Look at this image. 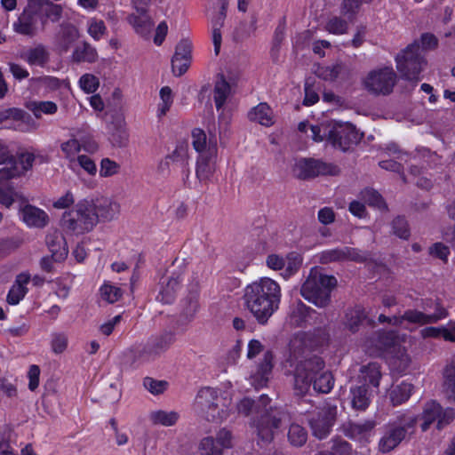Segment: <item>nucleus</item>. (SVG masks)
<instances>
[{"label":"nucleus","mask_w":455,"mask_h":455,"mask_svg":"<svg viewBox=\"0 0 455 455\" xmlns=\"http://www.w3.org/2000/svg\"><path fill=\"white\" fill-rule=\"evenodd\" d=\"M35 4L38 6L37 12L43 13V25L45 24L47 19L52 22H58L60 20L63 12L61 5L53 4L50 0H35Z\"/></svg>","instance_id":"30"},{"label":"nucleus","mask_w":455,"mask_h":455,"mask_svg":"<svg viewBox=\"0 0 455 455\" xmlns=\"http://www.w3.org/2000/svg\"><path fill=\"white\" fill-rule=\"evenodd\" d=\"M23 243L19 236L4 237L0 239V256H6L17 250Z\"/></svg>","instance_id":"51"},{"label":"nucleus","mask_w":455,"mask_h":455,"mask_svg":"<svg viewBox=\"0 0 455 455\" xmlns=\"http://www.w3.org/2000/svg\"><path fill=\"white\" fill-rule=\"evenodd\" d=\"M231 89L229 82L226 79V75L220 74L213 90L214 102L218 110L226 103L231 93Z\"/></svg>","instance_id":"32"},{"label":"nucleus","mask_w":455,"mask_h":455,"mask_svg":"<svg viewBox=\"0 0 455 455\" xmlns=\"http://www.w3.org/2000/svg\"><path fill=\"white\" fill-rule=\"evenodd\" d=\"M49 52L43 44H37L20 53V58L30 66L44 67L49 61Z\"/></svg>","instance_id":"26"},{"label":"nucleus","mask_w":455,"mask_h":455,"mask_svg":"<svg viewBox=\"0 0 455 455\" xmlns=\"http://www.w3.org/2000/svg\"><path fill=\"white\" fill-rule=\"evenodd\" d=\"M412 388L413 386L406 382L393 387L389 393V398L393 405H400L406 402L411 395Z\"/></svg>","instance_id":"40"},{"label":"nucleus","mask_w":455,"mask_h":455,"mask_svg":"<svg viewBox=\"0 0 455 455\" xmlns=\"http://www.w3.org/2000/svg\"><path fill=\"white\" fill-rule=\"evenodd\" d=\"M175 339V332L172 331L152 335L144 344L135 348L134 357L147 362L156 360L171 347Z\"/></svg>","instance_id":"8"},{"label":"nucleus","mask_w":455,"mask_h":455,"mask_svg":"<svg viewBox=\"0 0 455 455\" xmlns=\"http://www.w3.org/2000/svg\"><path fill=\"white\" fill-rule=\"evenodd\" d=\"M324 134L328 135V141L333 147L339 148L343 151L360 140L355 127L351 124L334 123L331 128L324 129Z\"/></svg>","instance_id":"13"},{"label":"nucleus","mask_w":455,"mask_h":455,"mask_svg":"<svg viewBox=\"0 0 455 455\" xmlns=\"http://www.w3.org/2000/svg\"><path fill=\"white\" fill-rule=\"evenodd\" d=\"M198 285L192 284L188 295L182 299L181 316L190 322L198 309Z\"/></svg>","instance_id":"29"},{"label":"nucleus","mask_w":455,"mask_h":455,"mask_svg":"<svg viewBox=\"0 0 455 455\" xmlns=\"http://www.w3.org/2000/svg\"><path fill=\"white\" fill-rule=\"evenodd\" d=\"M226 18L225 12H219L217 16L212 20V42L214 45L215 54L218 55L220 52L222 36L220 28L224 25V20Z\"/></svg>","instance_id":"46"},{"label":"nucleus","mask_w":455,"mask_h":455,"mask_svg":"<svg viewBox=\"0 0 455 455\" xmlns=\"http://www.w3.org/2000/svg\"><path fill=\"white\" fill-rule=\"evenodd\" d=\"M123 295L121 288L110 283H104L100 288V296L102 299L108 303L117 301Z\"/></svg>","instance_id":"53"},{"label":"nucleus","mask_w":455,"mask_h":455,"mask_svg":"<svg viewBox=\"0 0 455 455\" xmlns=\"http://www.w3.org/2000/svg\"><path fill=\"white\" fill-rule=\"evenodd\" d=\"M421 308L422 310L413 309L416 313L422 315V318H420L419 322H416V324L419 325L436 323L448 316V311L443 306L439 299H422Z\"/></svg>","instance_id":"17"},{"label":"nucleus","mask_w":455,"mask_h":455,"mask_svg":"<svg viewBox=\"0 0 455 455\" xmlns=\"http://www.w3.org/2000/svg\"><path fill=\"white\" fill-rule=\"evenodd\" d=\"M367 259L368 255L366 253L356 248L347 246L325 250L319 255V261L322 264L348 260L362 263Z\"/></svg>","instance_id":"15"},{"label":"nucleus","mask_w":455,"mask_h":455,"mask_svg":"<svg viewBox=\"0 0 455 455\" xmlns=\"http://www.w3.org/2000/svg\"><path fill=\"white\" fill-rule=\"evenodd\" d=\"M272 362H273V354L271 351H267L264 354L263 360L259 363V365L258 367V371H257V374L259 375V377L264 381L267 380L268 375L272 371V368H273Z\"/></svg>","instance_id":"56"},{"label":"nucleus","mask_w":455,"mask_h":455,"mask_svg":"<svg viewBox=\"0 0 455 455\" xmlns=\"http://www.w3.org/2000/svg\"><path fill=\"white\" fill-rule=\"evenodd\" d=\"M396 68L403 78L418 82L427 62L418 44H410L396 58Z\"/></svg>","instance_id":"7"},{"label":"nucleus","mask_w":455,"mask_h":455,"mask_svg":"<svg viewBox=\"0 0 455 455\" xmlns=\"http://www.w3.org/2000/svg\"><path fill=\"white\" fill-rule=\"evenodd\" d=\"M180 415L176 411H156L149 415V419L154 425H162L171 427L176 424Z\"/></svg>","instance_id":"42"},{"label":"nucleus","mask_w":455,"mask_h":455,"mask_svg":"<svg viewBox=\"0 0 455 455\" xmlns=\"http://www.w3.org/2000/svg\"><path fill=\"white\" fill-rule=\"evenodd\" d=\"M337 407L331 404H325L308 418V424L312 435L318 439L327 437L336 420Z\"/></svg>","instance_id":"12"},{"label":"nucleus","mask_w":455,"mask_h":455,"mask_svg":"<svg viewBox=\"0 0 455 455\" xmlns=\"http://www.w3.org/2000/svg\"><path fill=\"white\" fill-rule=\"evenodd\" d=\"M128 21L132 25L135 31L142 36H148L154 26V21L148 15V9L144 12H137V14L129 15Z\"/></svg>","instance_id":"31"},{"label":"nucleus","mask_w":455,"mask_h":455,"mask_svg":"<svg viewBox=\"0 0 455 455\" xmlns=\"http://www.w3.org/2000/svg\"><path fill=\"white\" fill-rule=\"evenodd\" d=\"M375 427L372 420L363 422H348L344 426L345 434L351 438H360L365 436Z\"/></svg>","instance_id":"37"},{"label":"nucleus","mask_w":455,"mask_h":455,"mask_svg":"<svg viewBox=\"0 0 455 455\" xmlns=\"http://www.w3.org/2000/svg\"><path fill=\"white\" fill-rule=\"evenodd\" d=\"M363 200L370 205L379 210L387 209V204L381 195L374 189L366 188L362 192Z\"/></svg>","instance_id":"49"},{"label":"nucleus","mask_w":455,"mask_h":455,"mask_svg":"<svg viewBox=\"0 0 455 455\" xmlns=\"http://www.w3.org/2000/svg\"><path fill=\"white\" fill-rule=\"evenodd\" d=\"M285 273L286 275L290 276L295 274L301 265V258L296 252H291L286 257Z\"/></svg>","instance_id":"64"},{"label":"nucleus","mask_w":455,"mask_h":455,"mask_svg":"<svg viewBox=\"0 0 455 455\" xmlns=\"http://www.w3.org/2000/svg\"><path fill=\"white\" fill-rule=\"evenodd\" d=\"M398 342V336L395 331H383L378 335L377 345L380 349L387 350Z\"/></svg>","instance_id":"48"},{"label":"nucleus","mask_w":455,"mask_h":455,"mask_svg":"<svg viewBox=\"0 0 455 455\" xmlns=\"http://www.w3.org/2000/svg\"><path fill=\"white\" fill-rule=\"evenodd\" d=\"M324 368L323 360L312 355L297 363L294 372V390L297 395H306L310 386L316 392L327 394L334 385V378L330 371H322Z\"/></svg>","instance_id":"2"},{"label":"nucleus","mask_w":455,"mask_h":455,"mask_svg":"<svg viewBox=\"0 0 455 455\" xmlns=\"http://www.w3.org/2000/svg\"><path fill=\"white\" fill-rule=\"evenodd\" d=\"M107 28L101 20L91 19L88 26V33L94 40H100L106 33Z\"/></svg>","instance_id":"60"},{"label":"nucleus","mask_w":455,"mask_h":455,"mask_svg":"<svg viewBox=\"0 0 455 455\" xmlns=\"http://www.w3.org/2000/svg\"><path fill=\"white\" fill-rule=\"evenodd\" d=\"M218 391L207 387L201 388L195 400V411L208 421L218 422L227 418L226 410L220 406Z\"/></svg>","instance_id":"6"},{"label":"nucleus","mask_w":455,"mask_h":455,"mask_svg":"<svg viewBox=\"0 0 455 455\" xmlns=\"http://www.w3.org/2000/svg\"><path fill=\"white\" fill-rule=\"evenodd\" d=\"M358 381L361 385H371L378 387L381 379L380 366L377 363H370L367 365H363L360 368L358 374Z\"/></svg>","instance_id":"27"},{"label":"nucleus","mask_w":455,"mask_h":455,"mask_svg":"<svg viewBox=\"0 0 455 455\" xmlns=\"http://www.w3.org/2000/svg\"><path fill=\"white\" fill-rule=\"evenodd\" d=\"M313 334L307 332H298L293 335L290 340V357L291 361H304L311 351L314 345L312 344Z\"/></svg>","instance_id":"20"},{"label":"nucleus","mask_w":455,"mask_h":455,"mask_svg":"<svg viewBox=\"0 0 455 455\" xmlns=\"http://www.w3.org/2000/svg\"><path fill=\"white\" fill-rule=\"evenodd\" d=\"M422 338L443 337L445 340L455 341V321H450L448 328L445 327H426L420 331Z\"/></svg>","instance_id":"33"},{"label":"nucleus","mask_w":455,"mask_h":455,"mask_svg":"<svg viewBox=\"0 0 455 455\" xmlns=\"http://www.w3.org/2000/svg\"><path fill=\"white\" fill-rule=\"evenodd\" d=\"M90 204L93 208V213L96 215L97 223L100 220L110 221L119 212V204L108 197L91 200Z\"/></svg>","instance_id":"23"},{"label":"nucleus","mask_w":455,"mask_h":455,"mask_svg":"<svg viewBox=\"0 0 455 455\" xmlns=\"http://www.w3.org/2000/svg\"><path fill=\"white\" fill-rule=\"evenodd\" d=\"M397 81V76L389 67L371 70L364 80L366 89L376 94L388 95Z\"/></svg>","instance_id":"10"},{"label":"nucleus","mask_w":455,"mask_h":455,"mask_svg":"<svg viewBox=\"0 0 455 455\" xmlns=\"http://www.w3.org/2000/svg\"><path fill=\"white\" fill-rule=\"evenodd\" d=\"M441 413V405L435 401H430L425 404L422 418L424 422L421 425L423 431H427L430 425L438 419Z\"/></svg>","instance_id":"43"},{"label":"nucleus","mask_w":455,"mask_h":455,"mask_svg":"<svg viewBox=\"0 0 455 455\" xmlns=\"http://www.w3.org/2000/svg\"><path fill=\"white\" fill-rule=\"evenodd\" d=\"M281 287L274 280L262 277L247 285L243 293V304L259 324H266L279 308Z\"/></svg>","instance_id":"1"},{"label":"nucleus","mask_w":455,"mask_h":455,"mask_svg":"<svg viewBox=\"0 0 455 455\" xmlns=\"http://www.w3.org/2000/svg\"><path fill=\"white\" fill-rule=\"evenodd\" d=\"M36 159H39L40 163L47 162V158L31 152H22L14 157L11 155L9 166L0 169V179H12L24 174L30 170Z\"/></svg>","instance_id":"14"},{"label":"nucleus","mask_w":455,"mask_h":455,"mask_svg":"<svg viewBox=\"0 0 455 455\" xmlns=\"http://www.w3.org/2000/svg\"><path fill=\"white\" fill-rule=\"evenodd\" d=\"M192 45L188 40H181L176 46L175 53L172 59V73L180 76L187 72L191 63Z\"/></svg>","instance_id":"21"},{"label":"nucleus","mask_w":455,"mask_h":455,"mask_svg":"<svg viewBox=\"0 0 455 455\" xmlns=\"http://www.w3.org/2000/svg\"><path fill=\"white\" fill-rule=\"evenodd\" d=\"M351 403L354 409L364 411L370 404V394L365 385L352 387L350 389Z\"/></svg>","instance_id":"36"},{"label":"nucleus","mask_w":455,"mask_h":455,"mask_svg":"<svg viewBox=\"0 0 455 455\" xmlns=\"http://www.w3.org/2000/svg\"><path fill=\"white\" fill-rule=\"evenodd\" d=\"M392 229L393 233L402 239L407 240L411 235L408 222L403 217L397 216L393 220Z\"/></svg>","instance_id":"54"},{"label":"nucleus","mask_w":455,"mask_h":455,"mask_svg":"<svg viewBox=\"0 0 455 455\" xmlns=\"http://www.w3.org/2000/svg\"><path fill=\"white\" fill-rule=\"evenodd\" d=\"M37 9L29 2L13 23V30L22 36L34 37L37 33Z\"/></svg>","instance_id":"18"},{"label":"nucleus","mask_w":455,"mask_h":455,"mask_svg":"<svg viewBox=\"0 0 455 455\" xmlns=\"http://www.w3.org/2000/svg\"><path fill=\"white\" fill-rule=\"evenodd\" d=\"M337 285L333 275L312 269L300 288L301 296L317 307H326L331 302V292Z\"/></svg>","instance_id":"4"},{"label":"nucleus","mask_w":455,"mask_h":455,"mask_svg":"<svg viewBox=\"0 0 455 455\" xmlns=\"http://www.w3.org/2000/svg\"><path fill=\"white\" fill-rule=\"evenodd\" d=\"M289 443L293 447H302L307 440V431L297 423H291L287 432Z\"/></svg>","instance_id":"41"},{"label":"nucleus","mask_w":455,"mask_h":455,"mask_svg":"<svg viewBox=\"0 0 455 455\" xmlns=\"http://www.w3.org/2000/svg\"><path fill=\"white\" fill-rule=\"evenodd\" d=\"M22 219L28 226L44 228L47 225L49 218L45 212L30 204L22 209Z\"/></svg>","instance_id":"28"},{"label":"nucleus","mask_w":455,"mask_h":455,"mask_svg":"<svg viewBox=\"0 0 455 455\" xmlns=\"http://www.w3.org/2000/svg\"><path fill=\"white\" fill-rule=\"evenodd\" d=\"M270 399L267 395H261L256 403L250 398L242 399L237 404L239 413L248 416L253 411L260 414L255 422L257 435L264 443H270L275 436L276 430L280 427L281 422L288 415L284 411L277 408H267Z\"/></svg>","instance_id":"3"},{"label":"nucleus","mask_w":455,"mask_h":455,"mask_svg":"<svg viewBox=\"0 0 455 455\" xmlns=\"http://www.w3.org/2000/svg\"><path fill=\"white\" fill-rule=\"evenodd\" d=\"M72 59L75 62H95L98 59L96 49L87 42L77 45L73 52Z\"/></svg>","instance_id":"38"},{"label":"nucleus","mask_w":455,"mask_h":455,"mask_svg":"<svg viewBox=\"0 0 455 455\" xmlns=\"http://www.w3.org/2000/svg\"><path fill=\"white\" fill-rule=\"evenodd\" d=\"M60 222L63 228L81 235L92 230L97 224V218L90 201L82 200L73 210L63 213Z\"/></svg>","instance_id":"5"},{"label":"nucleus","mask_w":455,"mask_h":455,"mask_svg":"<svg viewBox=\"0 0 455 455\" xmlns=\"http://www.w3.org/2000/svg\"><path fill=\"white\" fill-rule=\"evenodd\" d=\"M115 131L111 132L110 140L116 147H125L128 143L129 135L124 128V120L122 116H117L112 123Z\"/></svg>","instance_id":"39"},{"label":"nucleus","mask_w":455,"mask_h":455,"mask_svg":"<svg viewBox=\"0 0 455 455\" xmlns=\"http://www.w3.org/2000/svg\"><path fill=\"white\" fill-rule=\"evenodd\" d=\"M188 150L189 146L188 142H180L176 145L175 149L168 154L172 168L174 172L181 173L184 182L188 180L190 174Z\"/></svg>","instance_id":"19"},{"label":"nucleus","mask_w":455,"mask_h":455,"mask_svg":"<svg viewBox=\"0 0 455 455\" xmlns=\"http://www.w3.org/2000/svg\"><path fill=\"white\" fill-rule=\"evenodd\" d=\"M45 243L55 262L62 261L67 258L68 249L66 239L60 232L49 233L45 237Z\"/></svg>","instance_id":"24"},{"label":"nucleus","mask_w":455,"mask_h":455,"mask_svg":"<svg viewBox=\"0 0 455 455\" xmlns=\"http://www.w3.org/2000/svg\"><path fill=\"white\" fill-rule=\"evenodd\" d=\"M248 118L265 126L274 124L273 112L267 103H259L248 113Z\"/></svg>","instance_id":"34"},{"label":"nucleus","mask_w":455,"mask_h":455,"mask_svg":"<svg viewBox=\"0 0 455 455\" xmlns=\"http://www.w3.org/2000/svg\"><path fill=\"white\" fill-rule=\"evenodd\" d=\"M325 28L331 34L342 35L347 31V22L345 20L335 16L328 20L325 25Z\"/></svg>","instance_id":"57"},{"label":"nucleus","mask_w":455,"mask_h":455,"mask_svg":"<svg viewBox=\"0 0 455 455\" xmlns=\"http://www.w3.org/2000/svg\"><path fill=\"white\" fill-rule=\"evenodd\" d=\"M192 145L200 155L207 151L209 141L207 142L206 134L203 130L198 128L193 130Z\"/></svg>","instance_id":"52"},{"label":"nucleus","mask_w":455,"mask_h":455,"mask_svg":"<svg viewBox=\"0 0 455 455\" xmlns=\"http://www.w3.org/2000/svg\"><path fill=\"white\" fill-rule=\"evenodd\" d=\"M317 312L305 305L301 300L293 303L290 308V323L296 327H303Z\"/></svg>","instance_id":"25"},{"label":"nucleus","mask_w":455,"mask_h":455,"mask_svg":"<svg viewBox=\"0 0 455 455\" xmlns=\"http://www.w3.org/2000/svg\"><path fill=\"white\" fill-rule=\"evenodd\" d=\"M201 455H222L221 449L219 448L212 436L204 438L200 443Z\"/></svg>","instance_id":"61"},{"label":"nucleus","mask_w":455,"mask_h":455,"mask_svg":"<svg viewBox=\"0 0 455 455\" xmlns=\"http://www.w3.org/2000/svg\"><path fill=\"white\" fill-rule=\"evenodd\" d=\"M256 30V20L251 19L249 22L243 21L239 27L236 28L234 33V39L235 41H242L251 36Z\"/></svg>","instance_id":"55"},{"label":"nucleus","mask_w":455,"mask_h":455,"mask_svg":"<svg viewBox=\"0 0 455 455\" xmlns=\"http://www.w3.org/2000/svg\"><path fill=\"white\" fill-rule=\"evenodd\" d=\"M80 87L86 92V93H92L94 92L97 88L99 87V79L91 74H85L81 76L79 80Z\"/></svg>","instance_id":"63"},{"label":"nucleus","mask_w":455,"mask_h":455,"mask_svg":"<svg viewBox=\"0 0 455 455\" xmlns=\"http://www.w3.org/2000/svg\"><path fill=\"white\" fill-rule=\"evenodd\" d=\"M28 108L36 118H40L43 113L55 114L58 109L57 105L52 101H33L28 104Z\"/></svg>","instance_id":"47"},{"label":"nucleus","mask_w":455,"mask_h":455,"mask_svg":"<svg viewBox=\"0 0 455 455\" xmlns=\"http://www.w3.org/2000/svg\"><path fill=\"white\" fill-rule=\"evenodd\" d=\"M60 47L67 52L71 44L79 37L78 29L72 24L61 25Z\"/></svg>","instance_id":"44"},{"label":"nucleus","mask_w":455,"mask_h":455,"mask_svg":"<svg viewBox=\"0 0 455 455\" xmlns=\"http://www.w3.org/2000/svg\"><path fill=\"white\" fill-rule=\"evenodd\" d=\"M144 387L153 395H160L165 391L168 383L164 380H157L150 377L143 379Z\"/></svg>","instance_id":"59"},{"label":"nucleus","mask_w":455,"mask_h":455,"mask_svg":"<svg viewBox=\"0 0 455 455\" xmlns=\"http://www.w3.org/2000/svg\"><path fill=\"white\" fill-rule=\"evenodd\" d=\"M420 318H422L420 314L416 313L414 310L407 309L402 315L389 317L388 323L394 326H401L403 322L416 324V322H419Z\"/></svg>","instance_id":"50"},{"label":"nucleus","mask_w":455,"mask_h":455,"mask_svg":"<svg viewBox=\"0 0 455 455\" xmlns=\"http://www.w3.org/2000/svg\"><path fill=\"white\" fill-rule=\"evenodd\" d=\"M68 339L65 333H53L51 347L55 354L63 353L68 347Z\"/></svg>","instance_id":"62"},{"label":"nucleus","mask_w":455,"mask_h":455,"mask_svg":"<svg viewBox=\"0 0 455 455\" xmlns=\"http://www.w3.org/2000/svg\"><path fill=\"white\" fill-rule=\"evenodd\" d=\"M443 377V389L448 398L455 402V362L446 366Z\"/></svg>","instance_id":"45"},{"label":"nucleus","mask_w":455,"mask_h":455,"mask_svg":"<svg viewBox=\"0 0 455 455\" xmlns=\"http://www.w3.org/2000/svg\"><path fill=\"white\" fill-rule=\"evenodd\" d=\"M6 179H0L5 180ZM16 200H21L23 203L26 202L25 198L18 192L10 189L8 191L0 188V204L4 205L6 208H10Z\"/></svg>","instance_id":"58"},{"label":"nucleus","mask_w":455,"mask_h":455,"mask_svg":"<svg viewBox=\"0 0 455 455\" xmlns=\"http://www.w3.org/2000/svg\"><path fill=\"white\" fill-rule=\"evenodd\" d=\"M180 275L163 277L159 283V292L156 299L164 304H172L180 289Z\"/></svg>","instance_id":"22"},{"label":"nucleus","mask_w":455,"mask_h":455,"mask_svg":"<svg viewBox=\"0 0 455 455\" xmlns=\"http://www.w3.org/2000/svg\"><path fill=\"white\" fill-rule=\"evenodd\" d=\"M339 168L332 164L315 158H300L293 166L294 176L299 180H310L320 175L337 176Z\"/></svg>","instance_id":"9"},{"label":"nucleus","mask_w":455,"mask_h":455,"mask_svg":"<svg viewBox=\"0 0 455 455\" xmlns=\"http://www.w3.org/2000/svg\"><path fill=\"white\" fill-rule=\"evenodd\" d=\"M414 418L401 419L399 422L389 423L385 427V432L379 443V449L386 453L394 450L404 439L407 429L415 426Z\"/></svg>","instance_id":"11"},{"label":"nucleus","mask_w":455,"mask_h":455,"mask_svg":"<svg viewBox=\"0 0 455 455\" xmlns=\"http://www.w3.org/2000/svg\"><path fill=\"white\" fill-rule=\"evenodd\" d=\"M367 314L362 307L348 309L345 316V325L353 333L359 331L360 326L366 320Z\"/></svg>","instance_id":"35"},{"label":"nucleus","mask_w":455,"mask_h":455,"mask_svg":"<svg viewBox=\"0 0 455 455\" xmlns=\"http://www.w3.org/2000/svg\"><path fill=\"white\" fill-rule=\"evenodd\" d=\"M217 155V142L215 134L210 131L209 148L206 152L199 155L196 163V174L199 181L208 180L215 171V158Z\"/></svg>","instance_id":"16"}]
</instances>
